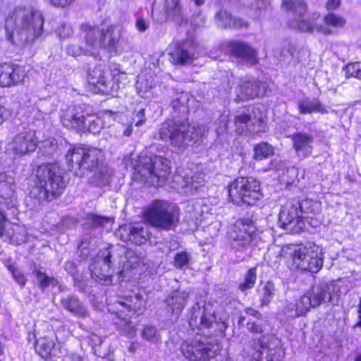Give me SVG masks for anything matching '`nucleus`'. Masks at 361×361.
Segmentation results:
<instances>
[{"mask_svg":"<svg viewBox=\"0 0 361 361\" xmlns=\"http://www.w3.org/2000/svg\"><path fill=\"white\" fill-rule=\"evenodd\" d=\"M44 23L42 12L34 6H16L5 20L7 39L13 42L17 38L22 42H33L42 35Z\"/></svg>","mask_w":361,"mask_h":361,"instance_id":"nucleus-1","label":"nucleus"},{"mask_svg":"<svg viewBox=\"0 0 361 361\" xmlns=\"http://www.w3.org/2000/svg\"><path fill=\"white\" fill-rule=\"evenodd\" d=\"M63 171L56 164H42L35 171V187L31 197L41 201H51L64 192L67 181Z\"/></svg>","mask_w":361,"mask_h":361,"instance_id":"nucleus-2","label":"nucleus"},{"mask_svg":"<svg viewBox=\"0 0 361 361\" xmlns=\"http://www.w3.org/2000/svg\"><path fill=\"white\" fill-rule=\"evenodd\" d=\"M102 157L101 150L92 148L73 147L70 149L66 156L69 169L74 171L77 176H82L85 171L94 172L95 181L105 183L108 181L107 170L99 165Z\"/></svg>","mask_w":361,"mask_h":361,"instance_id":"nucleus-3","label":"nucleus"},{"mask_svg":"<svg viewBox=\"0 0 361 361\" xmlns=\"http://www.w3.org/2000/svg\"><path fill=\"white\" fill-rule=\"evenodd\" d=\"M170 161L160 156H142L133 167V178L150 185L161 186L170 171Z\"/></svg>","mask_w":361,"mask_h":361,"instance_id":"nucleus-4","label":"nucleus"},{"mask_svg":"<svg viewBox=\"0 0 361 361\" xmlns=\"http://www.w3.org/2000/svg\"><path fill=\"white\" fill-rule=\"evenodd\" d=\"M207 132L203 126L176 123L173 121L163 123L159 128V136L164 142H169L176 147H183L194 140L202 137Z\"/></svg>","mask_w":361,"mask_h":361,"instance_id":"nucleus-5","label":"nucleus"},{"mask_svg":"<svg viewBox=\"0 0 361 361\" xmlns=\"http://www.w3.org/2000/svg\"><path fill=\"white\" fill-rule=\"evenodd\" d=\"M292 258V267L312 273L319 271L323 266L322 248L314 243L307 245H290L282 249Z\"/></svg>","mask_w":361,"mask_h":361,"instance_id":"nucleus-6","label":"nucleus"},{"mask_svg":"<svg viewBox=\"0 0 361 361\" xmlns=\"http://www.w3.org/2000/svg\"><path fill=\"white\" fill-rule=\"evenodd\" d=\"M82 28L86 32V43L90 47L94 49H104L115 54L117 53L123 30L121 25H112L105 30L90 25H83Z\"/></svg>","mask_w":361,"mask_h":361,"instance_id":"nucleus-7","label":"nucleus"},{"mask_svg":"<svg viewBox=\"0 0 361 361\" xmlns=\"http://www.w3.org/2000/svg\"><path fill=\"white\" fill-rule=\"evenodd\" d=\"M221 349L217 338L197 336L183 342L180 346L183 355L190 361H204L214 357Z\"/></svg>","mask_w":361,"mask_h":361,"instance_id":"nucleus-8","label":"nucleus"},{"mask_svg":"<svg viewBox=\"0 0 361 361\" xmlns=\"http://www.w3.org/2000/svg\"><path fill=\"white\" fill-rule=\"evenodd\" d=\"M145 220L152 226L169 231L176 226L179 220L178 209L168 202L156 200L145 211Z\"/></svg>","mask_w":361,"mask_h":361,"instance_id":"nucleus-9","label":"nucleus"},{"mask_svg":"<svg viewBox=\"0 0 361 361\" xmlns=\"http://www.w3.org/2000/svg\"><path fill=\"white\" fill-rule=\"evenodd\" d=\"M230 200L235 204H254L262 197L260 183L252 177H240L228 186Z\"/></svg>","mask_w":361,"mask_h":361,"instance_id":"nucleus-10","label":"nucleus"},{"mask_svg":"<svg viewBox=\"0 0 361 361\" xmlns=\"http://www.w3.org/2000/svg\"><path fill=\"white\" fill-rule=\"evenodd\" d=\"M339 291V288L334 281L322 280L315 283L300 298L307 312L312 308L331 302Z\"/></svg>","mask_w":361,"mask_h":361,"instance_id":"nucleus-11","label":"nucleus"},{"mask_svg":"<svg viewBox=\"0 0 361 361\" xmlns=\"http://www.w3.org/2000/svg\"><path fill=\"white\" fill-rule=\"evenodd\" d=\"M282 6L285 9L293 13V18L288 22L292 28L302 32L316 30L325 35L332 32L327 27L317 26L312 21L304 19L303 15L306 12L307 6L303 1L300 0H283Z\"/></svg>","mask_w":361,"mask_h":361,"instance_id":"nucleus-12","label":"nucleus"},{"mask_svg":"<svg viewBox=\"0 0 361 361\" xmlns=\"http://www.w3.org/2000/svg\"><path fill=\"white\" fill-rule=\"evenodd\" d=\"M188 322L194 331L210 329L215 325L217 331L223 333L227 328L226 318H220L219 321H216L214 312L210 307H201L199 304L192 308Z\"/></svg>","mask_w":361,"mask_h":361,"instance_id":"nucleus-13","label":"nucleus"},{"mask_svg":"<svg viewBox=\"0 0 361 361\" xmlns=\"http://www.w3.org/2000/svg\"><path fill=\"white\" fill-rule=\"evenodd\" d=\"M38 145L35 131L27 130L16 134L8 144L7 152L15 157H20L34 152Z\"/></svg>","mask_w":361,"mask_h":361,"instance_id":"nucleus-14","label":"nucleus"},{"mask_svg":"<svg viewBox=\"0 0 361 361\" xmlns=\"http://www.w3.org/2000/svg\"><path fill=\"white\" fill-rule=\"evenodd\" d=\"M299 209V202L288 203L283 206L279 215L281 227L293 233L302 230L304 227V222Z\"/></svg>","mask_w":361,"mask_h":361,"instance_id":"nucleus-15","label":"nucleus"},{"mask_svg":"<svg viewBox=\"0 0 361 361\" xmlns=\"http://www.w3.org/2000/svg\"><path fill=\"white\" fill-rule=\"evenodd\" d=\"M254 234L255 226L250 219L238 221L231 233L232 247L239 251L247 250L253 240Z\"/></svg>","mask_w":361,"mask_h":361,"instance_id":"nucleus-16","label":"nucleus"},{"mask_svg":"<svg viewBox=\"0 0 361 361\" xmlns=\"http://www.w3.org/2000/svg\"><path fill=\"white\" fill-rule=\"evenodd\" d=\"M112 258L114 255L108 250L97 257L90 266L91 275L94 279L105 285L111 283V267L114 263Z\"/></svg>","mask_w":361,"mask_h":361,"instance_id":"nucleus-17","label":"nucleus"},{"mask_svg":"<svg viewBox=\"0 0 361 361\" xmlns=\"http://www.w3.org/2000/svg\"><path fill=\"white\" fill-rule=\"evenodd\" d=\"M87 112L88 109L84 105L68 106L61 114V123L67 128L81 132L86 126Z\"/></svg>","mask_w":361,"mask_h":361,"instance_id":"nucleus-18","label":"nucleus"},{"mask_svg":"<svg viewBox=\"0 0 361 361\" xmlns=\"http://www.w3.org/2000/svg\"><path fill=\"white\" fill-rule=\"evenodd\" d=\"M227 51L241 63L252 66L258 63L257 51L245 42H228Z\"/></svg>","mask_w":361,"mask_h":361,"instance_id":"nucleus-19","label":"nucleus"},{"mask_svg":"<svg viewBox=\"0 0 361 361\" xmlns=\"http://www.w3.org/2000/svg\"><path fill=\"white\" fill-rule=\"evenodd\" d=\"M265 94V83L247 77L240 79L237 92L240 99H250L256 97H262Z\"/></svg>","mask_w":361,"mask_h":361,"instance_id":"nucleus-20","label":"nucleus"},{"mask_svg":"<svg viewBox=\"0 0 361 361\" xmlns=\"http://www.w3.org/2000/svg\"><path fill=\"white\" fill-rule=\"evenodd\" d=\"M25 76L24 69L15 64L0 65V86L3 87L18 85L23 82Z\"/></svg>","mask_w":361,"mask_h":361,"instance_id":"nucleus-21","label":"nucleus"},{"mask_svg":"<svg viewBox=\"0 0 361 361\" xmlns=\"http://www.w3.org/2000/svg\"><path fill=\"white\" fill-rule=\"evenodd\" d=\"M293 143V148L296 155L302 159L307 158L312 154L314 137L305 133H295L289 136Z\"/></svg>","mask_w":361,"mask_h":361,"instance_id":"nucleus-22","label":"nucleus"},{"mask_svg":"<svg viewBox=\"0 0 361 361\" xmlns=\"http://www.w3.org/2000/svg\"><path fill=\"white\" fill-rule=\"evenodd\" d=\"M56 340L53 335L39 338L36 342V352L43 358L59 357L61 354V345L56 343Z\"/></svg>","mask_w":361,"mask_h":361,"instance_id":"nucleus-23","label":"nucleus"},{"mask_svg":"<svg viewBox=\"0 0 361 361\" xmlns=\"http://www.w3.org/2000/svg\"><path fill=\"white\" fill-rule=\"evenodd\" d=\"M16 185L14 178L7 174L0 173V198L4 200V204L11 208L16 205Z\"/></svg>","mask_w":361,"mask_h":361,"instance_id":"nucleus-24","label":"nucleus"},{"mask_svg":"<svg viewBox=\"0 0 361 361\" xmlns=\"http://www.w3.org/2000/svg\"><path fill=\"white\" fill-rule=\"evenodd\" d=\"M190 43L188 41L176 42L170 51V61L175 65H185L192 62L193 54L189 49Z\"/></svg>","mask_w":361,"mask_h":361,"instance_id":"nucleus-25","label":"nucleus"},{"mask_svg":"<svg viewBox=\"0 0 361 361\" xmlns=\"http://www.w3.org/2000/svg\"><path fill=\"white\" fill-rule=\"evenodd\" d=\"M0 238L13 245H20L26 240V232L24 227L9 222L2 229Z\"/></svg>","mask_w":361,"mask_h":361,"instance_id":"nucleus-26","label":"nucleus"},{"mask_svg":"<svg viewBox=\"0 0 361 361\" xmlns=\"http://www.w3.org/2000/svg\"><path fill=\"white\" fill-rule=\"evenodd\" d=\"M189 298V293L185 290L172 291L165 299L169 311L179 315L185 307Z\"/></svg>","mask_w":361,"mask_h":361,"instance_id":"nucleus-27","label":"nucleus"},{"mask_svg":"<svg viewBox=\"0 0 361 361\" xmlns=\"http://www.w3.org/2000/svg\"><path fill=\"white\" fill-rule=\"evenodd\" d=\"M145 300L140 293H132L128 296H125L124 298L118 302V304L124 307H126L129 313L133 314H141L145 309Z\"/></svg>","mask_w":361,"mask_h":361,"instance_id":"nucleus-28","label":"nucleus"},{"mask_svg":"<svg viewBox=\"0 0 361 361\" xmlns=\"http://www.w3.org/2000/svg\"><path fill=\"white\" fill-rule=\"evenodd\" d=\"M62 306L75 317L85 318L88 310L85 305L75 296H68L61 299Z\"/></svg>","mask_w":361,"mask_h":361,"instance_id":"nucleus-29","label":"nucleus"},{"mask_svg":"<svg viewBox=\"0 0 361 361\" xmlns=\"http://www.w3.org/2000/svg\"><path fill=\"white\" fill-rule=\"evenodd\" d=\"M257 123L259 125L261 123V120L259 118H256L255 117L252 118L247 114H240L235 118L236 131L240 134L246 131L251 133L257 132L258 130H256L255 129V125Z\"/></svg>","mask_w":361,"mask_h":361,"instance_id":"nucleus-30","label":"nucleus"},{"mask_svg":"<svg viewBox=\"0 0 361 361\" xmlns=\"http://www.w3.org/2000/svg\"><path fill=\"white\" fill-rule=\"evenodd\" d=\"M298 108L300 114H311L312 113L326 114V108L318 99L310 100L305 98L298 102Z\"/></svg>","mask_w":361,"mask_h":361,"instance_id":"nucleus-31","label":"nucleus"},{"mask_svg":"<svg viewBox=\"0 0 361 361\" xmlns=\"http://www.w3.org/2000/svg\"><path fill=\"white\" fill-rule=\"evenodd\" d=\"M283 355L284 353L281 348H266L261 346L252 356V361H281Z\"/></svg>","mask_w":361,"mask_h":361,"instance_id":"nucleus-32","label":"nucleus"},{"mask_svg":"<svg viewBox=\"0 0 361 361\" xmlns=\"http://www.w3.org/2000/svg\"><path fill=\"white\" fill-rule=\"evenodd\" d=\"M307 313L300 297L295 303L286 302L280 310L279 314L286 315L288 318L295 319L305 316Z\"/></svg>","mask_w":361,"mask_h":361,"instance_id":"nucleus-33","label":"nucleus"},{"mask_svg":"<svg viewBox=\"0 0 361 361\" xmlns=\"http://www.w3.org/2000/svg\"><path fill=\"white\" fill-rule=\"evenodd\" d=\"M219 22L218 25L221 27H247V23L241 18H233L232 16L226 11H221L216 15Z\"/></svg>","mask_w":361,"mask_h":361,"instance_id":"nucleus-34","label":"nucleus"},{"mask_svg":"<svg viewBox=\"0 0 361 361\" xmlns=\"http://www.w3.org/2000/svg\"><path fill=\"white\" fill-rule=\"evenodd\" d=\"M300 212L302 220L305 219L312 218L319 214L322 210L321 203L312 200H305L299 202Z\"/></svg>","mask_w":361,"mask_h":361,"instance_id":"nucleus-35","label":"nucleus"},{"mask_svg":"<svg viewBox=\"0 0 361 361\" xmlns=\"http://www.w3.org/2000/svg\"><path fill=\"white\" fill-rule=\"evenodd\" d=\"M128 231V239L134 244L141 245L148 238L147 231L141 226H130Z\"/></svg>","mask_w":361,"mask_h":361,"instance_id":"nucleus-36","label":"nucleus"},{"mask_svg":"<svg viewBox=\"0 0 361 361\" xmlns=\"http://www.w3.org/2000/svg\"><path fill=\"white\" fill-rule=\"evenodd\" d=\"M85 120L86 126L85 128L82 130V132L87 130L90 133L96 134L98 133L104 128V123L102 118L97 115L92 114L90 110H88Z\"/></svg>","mask_w":361,"mask_h":361,"instance_id":"nucleus-37","label":"nucleus"},{"mask_svg":"<svg viewBox=\"0 0 361 361\" xmlns=\"http://www.w3.org/2000/svg\"><path fill=\"white\" fill-rule=\"evenodd\" d=\"M259 294L260 306L264 307L269 305L276 294L274 284L271 281L266 282L259 290Z\"/></svg>","mask_w":361,"mask_h":361,"instance_id":"nucleus-38","label":"nucleus"},{"mask_svg":"<svg viewBox=\"0 0 361 361\" xmlns=\"http://www.w3.org/2000/svg\"><path fill=\"white\" fill-rule=\"evenodd\" d=\"M257 280V270L256 268L250 269L246 273L244 280L238 286V288L242 292H245L247 290L252 288Z\"/></svg>","mask_w":361,"mask_h":361,"instance_id":"nucleus-39","label":"nucleus"},{"mask_svg":"<svg viewBox=\"0 0 361 361\" xmlns=\"http://www.w3.org/2000/svg\"><path fill=\"white\" fill-rule=\"evenodd\" d=\"M254 157L256 160L267 159L274 154V148L267 142H261L257 145L254 148Z\"/></svg>","mask_w":361,"mask_h":361,"instance_id":"nucleus-40","label":"nucleus"},{"mask_svg":"<svg viewBox=\"0 0 361 361\" xmlns=\"http://www.w3.org/2000/svg\"><path fill=\"white\" fill-rule=\"evenodd\" d=\"M325 25L334 27H343L345 24L344 18L333 13H328L323 20Z\"/></svg>","mask_w":361,"mask_h":361,"instance_id":"nucleus-41","label":"nucleus"},{"mask_svg":"<svg viewBox=\"0 0 361 361\" xmlns=\"http://www.w3.org/2000/svg\"><path fill=\"white\" fill-rule=\"evenodd\" d=\"M126 261L123 262V269L133 268L139 264L141 257L134 251L128 250L125 255ZM124 270L121 271L120 274H123Z\"/></svg>","mask_w":361,"mask_h":361,"instance_id":"nucleus-42","label":"nucleus"},{"mask_svg":"<svg viewBox=\"0 0 361 361\" xmlns=\"http://www.w3.org/2000/svg\"><path fill=\"white\" fill-rule=\"evenodd\" d=\"M192 257L186 252H177L174 257V266L178 269L187 267Z\"/></svg>","mask_w":361,"mask_h":361,"instance_id":"nucleus-43","label":"nucleus"},{"mask_svg":"<svg viewBox=\"0 0 361 361\" xmlns=\"http://www.w3.org/2000/svg\"><path fill=\"white\" fill-rule=\"evenodd\" d=\"M142 337L143 339L151 341L158 342L160 341V336L158 334L157 329L152 326H145L142 331Z\"/></svg>","mask_w":361,"mask_h":361,"instance_id":"nucleus-44","label":"nucleus"},{"mask_svg":"<svg viewBox=\"0 0 361 361\" xmlns=\"http://www.w3.org/2000/svg\"><path fill=\"white\" fill-rule=\"evenodd\" d=\"M90 82L92 84H101L102 85H105L107 82V78L105 75V73L101 72V69L99 68H96L92 71V73H90L89 75Z\"/></svg>","mask_w":361,"mask_h":361,"instance_id":"nucleus-45","label":"nucleus"},{"mask_svg":"<svg viewBox=\"0 0 361 361\" xmlns=\"http://www.w3.org/2000/svg\"><path fill=\"white\" fill-rule=\"evenodd\" d=\"M348 77H355L361 79V62L349 63L345 68Z\"/></svg>","mask_w":361,"mask_h":361,"instance_id":"nucleus-46","label":"nucleus"},{"mask_svg":"<svg viewBox=\"0 0 361 361\" xmlns=\"http://www.w3.org/2000/svg\"><path fill=\"white\" fill-rule=\"evenodd\" d=\"M37 281L39 286L44 289L48 287L50 284H53L55 282V279L52 277L47 276L44 273L37 270L35 271Z\"/></svg>","mask_w":361,"mask_h":361,"instance_id":"nucleus-47","label":"nucleus"},{"mask_svg":"<svg viewBox=\"0 0 361 361\" xmlns=\"http://www.w3.org/2000/svg\"><path fill=\"white\" fill-rule=\"evenodd\" d=\"M8 269L12 273L13 277L15 281L20 286H25L27 279L22 272L18 269L12 266L8 267Z\"/></svg>","mask_w":361,"mask_h":361,"instance_id":"nucleus-48","label":"nucleus"},{"mask_svg":"<svg viewBox=\"0 0 361 361\" xmlns=\"http://www.w3.org/2000/svg\"><path fill=\"white\" fill-rule=\"evenodd\" d=\"M102 120L104 123V127L110 126L112 123L115 121V114L111 111L106 110L103 112L102 115Z\"/></svg>","mask_w":361,"mask_h":361,"instance_id":"nucleus-49","label":"nucleus"},{"mask_svg":"<svg viewBox=\"0 0 361 361\" xmlns=\"http://www.w3.org/2000/svg\"><path fill=\"white\" fill-rule=\"evenodd\" d=\"M246 327L249 331L253 334H262L264 332L262 326L255 322H248Z\"/></svg>","mask_w":361,"mask_h":361,"instance_id":"nucleus-50","label":"nucleus"},{"mask_svg":"<svg viewBox=\"0 0 361 361\" xmlns=\"http://www.w3.org/2000/svg\"><path fill=\"white\" fill-rule=\"evenodd\" d=\"M206 18L202 13H197L192 16L191 23L195 27H200L204 25Z\"/></svg>","mask_w":361,"mask_h":361,"instance_id":"nucleus-51","label":"nucleus"},{"mask_svg":"<svg viewBox=\"0 0 361 361\" xmlns=\"http://www.w3.org/2000/svg\"><path fill=\"white\" fill-rule=\"evenodd\" d=\"M65 270L68 272L71 276L75 277L77 274V269L75 264L72 261H68L65 263L64 265Z\"/></svg>","mask_w":361,"mask_h":361,"instance_id":"nucleus-52","label":"nucleus"},{"mask_svg":"<svg viewBox=\"0 0 361 361\" xmlns=\"http://www.w3.org/2000/svg\"><path fill=\"white\" fill-rule=\"evenodd\" d=\"M295 51V48L290 43H286L283 49H282L280 55L282 57H287L288 56H293Z\"/></svg>","mask_w":361,"mask_h":361,"instance_id":"nucleus-53","label":"nucleus"},{"mask_svg":"<svg viewBox=\"0 0 361 361\" xmlns=\"http://www.w3.org/2000/svg\"><path fill=\"white\" fill-rule=\"evenodd\" d=\"M64 361H85L84 357L75 353H70L66 354Z\"/></svg>","mask_w":361,"mask_h":361,"instance_id":"nucleus-54","label":"nucleus"},{"mask_svg":"<svg viewBox=\"0 0 361 361\" xmlns=\"http://www.w3.org/2000/svg\"><path fill=\"white\" fill-rule=\"evenodd\" d=\"M54 6L64 7L72 3L73 0H46Z\"/></svg>","mask_w":361,"mask_h":361,"instance_id":"nucleus-55","label":"nucleus"},{"mask_svg":"<svg viewBox=\"0 0 361 361\" xmlns=\"http://www.w3.org/2000/svg\"><path fill=\"white\" fill-rule=\"evenodd\" d=\"M149 27L148 23L142 18H139L136 21V27L140 32L145 31Z\"/></svg>","mask_w":361,"mask_h":361,"instance_id":"nucleus-56","label":"nucleus"},{"mask_svg":"<svg viewBox=\"0 0 361 361\" xmlns=\"http://www.w3.org/2000/svg\"><path fill=\"white\" fill-rule=\"evenodd\" d=\"M74 286L80 291L84 292L86 287L85 282L82 280V279H79L77 277L73 278Z\"/></svg>","mask_w":361,"mask_h":361,"instance_id":"nucleus-57","label":"nucleus"},{"mask_svg":"<svg viewBox=\"0 0 361 361\" xmlns=\"http://www.w3.org/2000/svg\"><path fill=\"white\" fill-rule=\"evenodd\" d=\"M137 117L138 118V121L135 122L136 126H140L143 125L145 122V109H140L137 114Z\"/></svg>","mask_w":361,"mask_h":361,"instance_id":"nucleus-58","label":"nucleus"},{"mask_svg":"<svg viewBox=\"0 0 361 361\" xmlns=\"http://www.w3.org/2000/svg\"><path fill=\"white\" fill-rule=\"evenodd\" d=\"M8 223L6 215L0 209V234H1L2 229L5 228V226Z\"/></svg>","mask_w":361,"mask_h":361,"instance_id":"nucleus-59","label":"nucleus"},{"mask_svg":"<svg viewBox=\"0 0 361 361\" xmlns=\"http://www.w3.org/2000/svg\"><path fill=\"white\" fill-rule=\"evenodd\" d=\"M245 312L247 314L250 315V316L257 318V319H261L262 316V314L259 311H257L255 309H252L251 307L245 308Z\"/></svg>","mask_w":361,"mask_h":361,"instance_id":"nucleus-60","label":"nucleus"},{"mask_svg":"<svg viewBox=\"0 0 361 361\" xmlns=\"http://www.w3.org/2000/svg\"><path fill=\"white\" fill-rule=\"evenodd\" d=\"M0 111L4 121L8 119L13 114V110L7 109L5 106H0Z\"/></svg>","mask_w":361,"mask_h":361,"instance_id":"nucleus-61","label":"nucleus"},{"mask_svg":"<svg viewBox=\"0 0 361 361\" xmlns=\"http://www.w3.org/2000/svg\"><path fill=\"white\" fill-rule=\"evenodd\" d=\"M340 5V0H329L326 3V8L328 10L336 9Z\"/></svg>","mask_w":361,"mask_h":361,"instance_id":"nucleus-62","label":"nucleus"},{"mask_svg":"<svg viewBox=\"0 0 361 361\" xmlns=\"http://www.w3.org/2000/svg\"><path fill=\"white\" fill-rule=\"evenodd\" d=\"M269 1L267 0H256L255 5L253 6L255 8L262 9L267 6Z\"/></svg>","mask_w":361,"mask_h":361,"instance_id":"nucleus-63","label":"nucleus"},{"mask_svg":"<svg viewBox=\"0 0 361 361\" xmlns=\"http://www.w3.org/2000/svg\"><path fill=\"white\" fill-rule=\"evenodd\" d=\"M110 219L108 217H103V216H94L93 219V221L98 225H102L106 221H109Z\"/></svg>","mask_w":361,"mask_h":361,"instance_id":"nucleus-64","label":"nucleus"}]
</instances>
